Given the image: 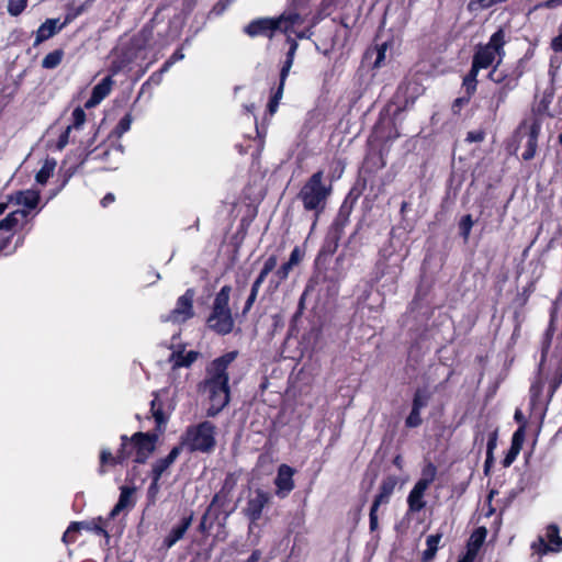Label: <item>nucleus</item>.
I'll return each mask as SVG.
<instances>
[{"label":"nucleus","instance_id":"f257e3e1","mask_svg":"<svg viewBox=\"0 0 562 562\" xmlns=\"http://www.w3.org/2000/svg\"><path fill=\"white\" fill-rule=\"evenodd\" d=\"M121 445L115 454L109 448L99 453L98 474L104 475L117 465L123 467L131 458L134 463L145 464L156 450L158 434L137 431L131 437L121 435Z\"/></svg>","mask_w":562,"mask_h":562},{"label":"nucleus","instance_id":"f03ea898","mask_svg":"<svg viewBox=\"0 0 562 562\" xmlns=\"http://www.w3.org/2000/svg\"><path fill=\"white\" fill-rule=\"evenodd\" d=\"M238 356L237 350L228 351L210 362L205 370V379L199 384V391L206 393L211 406L207 416L217 415L231 400L228 367Z\"/></svg>","mask_w":562,"mask_h":562},{"label":"nucleus","instance_id":"7ed1b4c3","mask_svg":"<svg viewBox=\"0 0 562 562\" xmlns=\"http://www.w3.org/2000/svg\"><path fill=\"white\" fill-rule=\"evenodd\" d=\"M308 13V0H288L286 9L279 16L254 19L243 32L251 38L262 36L271 40L277 32L288 34L293 26L302 25Z\"/></svg>","mask_w":562,"mask_h":562},{"label":"nucleus","instance_id":"20e7f679","mask_svg":"<svg viewBox=\"0 0 562 562\" xmlns=\"http://www.w3.org/2000/svg\"><path fill=\"white\" fill-rule=\"evenodd\" d=\"M331 193L333 184L325 182L323 170L312 173L301 187L296 198L301 201L304 211L313 214L312 228L316 226L321 215L325 212Z\"/></svg>","mask_w":562,"mask_h":562},{"label":"nucleus","instance_id":"39448f33","mask_svg":"<svg viewBox=\"0 0 562 562\" xmlns=\"http://www.w3.org/2000/svg\"><path fill=\"white\" fill-rule=\"evenodd\" d=\"M524 74L525 64L522 59L512 65H502V61L497 60L492 67L487 78L497 86L492 95L495 110L499 109L507 101L509 93L518 88Z\"/></svg>","mask_w":562,"mask_h":562},{"label":"nucleus","instance_id":"423d86ee","mask_svg":"<svg viewBox=\"0 0 562 562\" xmlns=\"http://www.w3.org/2000/svg\"><path fill=\"white\" fill-rule=\"evenodd\" d=\"M216 427L212 422L204 420L187 427L178 446L189 452L211 453L216 447Z\"/></svg>","mask_w":562,"mask_h":562},{"label":"nucleus","instance_id":"0eeeda50","mask_svg":"<svg viewBox=\"0 0 562 562\" xmlns=\"http://www.w3.org/2000/svg\"><path fill=\"white\" fill-rule=\"evenodd\" d=\"M364 188L366 180H363L361 186L357 183L349 190L344 201L341 202L334 221L329 226L330 229L344 234L346 226L349 224L350 215L359 198L362 195Z\"/></svg>","mask_w":562,"mask_h":562},{"label":"nucleus","instance_id":"6e6552de","mask_svg":"<svg viewBox=\"0 0 562 562\" xmlns=\"http://www.w3.org/2000/svg\"><path fill=\"white\" fill-rule=\"evenodd\" d=\"M397 479L394 475L384 477L380 484L379 493L374 496L370 513H369V528L373 532L379 527L378 509L381 505L390 503L391 496L394 493Z\"/></svg>","mask_w":562,"mask_h":562},{"label":"nucleus","instance_id":"1a4fd4ad","mask_svg":"<svg viewBox=\"0 0 562 562\" xmlns=\"http://www.w3.org/2000/svg\"><path fill=\"white\" fill-rule=\"evenodd\" d=\"M397 479L394 475L384 477L380 484L379 493L374 496L370 513H369V528L373 532L379 527L378 509L381 505L390 503L391 496L394 493Z\"/></svg>","mask_w":562,"mask_h":562},{"label":"nucleus","instance_id":"9d476101","mask_svg":"<svg viewBox=\"0 0 562 562\" xmlns=\"http://www.w3.org/2000/svg\"><path fill=\"white\" fill-rule=\"evenodd\" d=\"M99 127L93 125L92 136L82 143L83 161L100 160L108 162L113 150L123 153L121 145L101 143L95 145Z\"/></svg>","mask_w":562,"mask_h":562},{"label":"nucleus","instance_id":"9b49d317","mask_svg":"<svg viewBox=\"0 0 562 562\" xmlns=\"http://www.w3.org/2000/svg\"><path fill=\"white\" fill-rule=\"evenodd\" d=\"M531 549L541 557L550 552H561L562 537L560 536L559 526L554 522L549 524L546 527V536L538 537V540L531 543Z\"/></svg>","mask_w":562,"mask_h":562},{"label":"nucleus","instance_id":"f8f14e48","mask_svg":"<svg viewBox=\"0 0 562 562\" xmlns=\"http://www.w3.org/2000/svg\"><path fill=\"white\" fill-rule=\"evenodd\" d=\"M271 495L257 488L252 496L247 501L246 507L243 509L244 515L249 519L250 525H256L261 518L265 507L270 503Z\"/></svg>","mask_w":562,"mask_h":562},{"label":"nucleus","instance_id":"ddd939ff","mask_svg":"<svg viewBox=\"0 0 562 562\" xmlns=\"http://www.w3.org/2000/svg\"><path fill=\"white\" fill-rule=\"evenodd\" d=\"M194 290L187 289L184 294L178 297L176 307L170 311L168 319L173 323H184L188 319L192 318L194 315L193 311V299H194Z\"/></svg>","mask_w":562,"mask_h":562},{"label":"nucleus","instance_id":"4468645a","mask_svg":"<svg viewBox=\"0 0 562 562\" xmlns=\"http://www.w3.org/2000/svg\"><path fill=\"white\" fill-rule=\"evenodd\" d=\"M234 324L232 311H216L211 308V313L206 319L207 327L221 336L231 334L234 329Z\"/></svg>","mask_w":562,"mask_h":562},{"label":"nucleus","instance_id":"2eb2a0df","mask_svg":"<svg viewBox=\"0 0 562 562\" xmlns=\"http://www.w3.org/2000/svg\"><path fill=\"white\" fill-rule=\"evenodd\" d=\"M234 510L235 508L226 510L222 507H215L209 515H206L205 510L198 525V531L204 537H207L215 524L220 527H224Z\"/></svg>","mask_w":562,"mask_h":562},{"label":"nucleus","instance_id":"dca6fc26","mask_svg":"<svg viewBox=\"0 0 562 562\" xmlns=\"http://www.w3.org/2000/svg\"><path fill=\"white\" fill-rule=\"evenodd\" d=\"M142 54L136 50L130 43H125L115 55L114 59L111 61L109 67V72L111 76H115L126 69L131 64H133L136 59H138Z\"/></svg>","mask_w":562,"mask_h":562},{"label":"nucleus","instance_id":"f3484780","mask_svg":"<svg viewBox=\"0 0 562 562\" xmlns=\"http://www.w3.org/2000/svg\"><path fill=\"white\" fill-rule=\"evenodd\" d=\"M194 513L190 510L189 513L184 514L178 524H176L168 535L164 538L161 548L165 550L171 549L179 540H181L188 529L191 527L193 521Z\"/></svg>","mask_w":562,"mask_h":562},{"label":"nucleus","instance_id":"a211bd4d","mask_svg":"<svg viewBox=\"0 0 562 562\" xmlns=\"http://www.w3.org/2000/svg\"><path fill=\"white\" fill-rule=\"evenodd\" d=\"M342 235L344 234L328 228L327 234L315 259L316 266L326 265L328 258H330L337 251Z\"/></svg>","mask_w":562,"mask_h":562},{"label":"nucleus","instance_id":"6ab92c4d","mask_svg":"<svg viewBox=\"0 0 562 562\" xmlns=\"http://www.w3.org/2000/svg\"><path fill=\"white\" fill-rule=\"evenodd\" d=\"M295 470L288 464H281L278 468L274 485L277 486V495L279 497L288 496L295 487L293 475Z\"/></svg>","mask_w":562,"mask_h":562},{"label":"nucleus","instance_id":"aec40b11","mask_svg":"<svg viewBox=\"0 0 562 562\" xmlns=\"http://www.w3.org/2000/svg\"><path fill=\"white\" fill-rule=\"evenodd\" d=\"M553 357L558 358L559 360H558V363H557L553 374L549 379V387H548L546 405H548L550 403L554 393L562 384V335L558 338L555 349L553 352Z\"/></svg>","mask_w":562,"mask_h":562},{"label":"nucleus","instance_id":"412c9836","mask_svg":"<svg viewBox=\"0 0 562 562\" xmlns=\"http://www.w3.org/2000/svg\"><path fill=\"white\" fill-rule=\"evenodd\" d=\"M373 134L384 144L393 142L401 136L400 132L397 131L395 120L390 119L387 122H385L382 116V112L380 113V117L373 127Z\"/></svg>","mask_w":562,"mask_h":562},{"label":"nucleus","instance_id":"4be33fe9","mask_svg":"<svg viewBox=\"0 0 562 562\" xmlns=\"http://www.w3.org/2000/svg\"><path fill=\"white\" fill-rule=\"evenodd\" d=\"M525 441V426L520 425L512 437L510 448L502 460L504 468L510 467L517 459Z\"/></svg>","mask_w":562,"mask_h":562},{"label":"nucleus","instance_id":"5701e85b","mask_svg":"<svg viewBox=\"0 0 562 562\" xmlns=\"http://www.w3.org/2000/svg\"><path fill=\"white\" fill-rule=\"evenodd\" d=\"M136 492L135 486H127L122 485L120 487V496L117 503L114 505V507L111 509L109 514V519H113L116 517L121 512H123L126 508H132L135 505L134 494Z\"/></svg>","mask_w":562,"mask_h":562},{"label":"nucleus","instance_id":"b1692460","mask_svg":"<svg viewBox=\"0 0 562 562\" xmlns=\"http://www.w3.org/2000/svg\"><path fill=\"white\" fill-rule=\"evenodd\" d=\"M180 452H181V446H175L166 457L157 459L153 463L151 471H150V477L160 480L162 474L177 460Z\"/></svg>","mask_w":562,"mask_h":562},{"label":"nucleus","instance_id":"393cba45","mask_svg":"<svg viewBox=\"0 0 562 562\" xmlns=\"http://www.w3.org/2000/svg\"><path fill=\"white\" fill-rule=\"evenodd\" d=\"M541 132V123L538 120H533L529 125L528 139L526 148L521 155L525 161L533 159L538 148V138Z\"/></svg>","mask_w":562,"mask_h":562},{"label":"nucleus","instance_id":"a878e982","mask_svg":"<svg viewBox=\"0 0 562 562\" xmlns=\"http://www.w3.org/2000/svg\"><path fill=\"white\" fill-rule=\"evenodd\" d=\"M61 30L63 25H59V19H47L37 29L33 46H38L43 42L52 38Z\"/></svg>","mask_w":562,"mask_h":562},{"label":"nucleus","instance_id":"bb28decb","mask_svg":"<svg viewBox=\"0 0 562 562\" xmlns=\"http://www.w3.org/2000/svg\"><path fill=\"white\" fill-rule=\"evenodd\" d=\"M130 43L140 54L153 47L154 31L151 27L144 26L139 32L134 34L130 40Z\"/></svg>","mask_w":562,"mask_h":562},{"label":"nucleus","instance_id":"cd10ccee","mask_svg":"<svg viewBox=\"0 0 562 562\" xmlns=\"http://www.w3.org/2000/svg\"><path fill=\"white\" fill-rule=\"evenodd\" d=\"M497 57V53L493 52L485 45H479L472 57V64L475 68L486 69L493 65Z\"/></svg>","mask_w":562,"mask_h":562},{"label":"nucleus","instance_id":"c85d7f7f","mask_svg":"<svg viewBox=\"0 0 562 562\" xmlns=\"http://www.w3.org/2000/svg\"><path fill=\"white\" fill-rule=\"evenodd\" d=\"M426 491L427 487H423L422 484L419 485L415 483L414 487L411 490L407 496V505L409 512L418 513L426 506V502L424 501Z\"/></svg>","mask_w":562,"mask_h":562},{"label":"nucleus","instance_id":"c756f323","mask_svg":"<svg viewBox=\"0 0 562 562\" xmlns=\"http://www.w3.org/2000/svg\"><path fill=\"white\" fill-rule=\"evenodd\" d=\"M506 33L503 27H499L496 32H494L487 44H485L486 47L491 48L493 52L497 53V60L502 61L505 57V45H506Z\"/></svg>","mask_w":562,"mask_h":562},{"label":"nucleus","instance_id":"7c9ffc66","mask_svg":"<svg viewBox=\"0 0 562 562\" xmlns=\"http://www.w3.org/2000/svg\"><path fill=\"white\" fill-rule=\"evenodd\" d=\"M286 35V43L289 44V50L286 52L285 59L282 64L280 74H282V79H286L291 67L293 66L294 57L299 47V44L295 38L291 36V33Z\"/></svg>","mask_w":562,"mask_h":562},{"label":"nucleus","instance_id":"2f4dec72","mask_svg":"<svg viewBox=\"0 0 562 562\" xmlns=\"http://www.w3.org/2000/svg\"><path fill=\"white\" fill-rule=\"evenodd\" d=\"M150 413L156 423V429L153 432L158 434L159 436L165 431L168 418L165 415L162 404L156 398L150 402Z\"/></svg>","mask_w":562,"mask_h":562},{"label":"nucleus","instance_id":"473e14b6","mask_svg":"<svg viewBox=\"0 0 562 562\" xmlns=\"http://www.w3.org/2000/svg\"><path fill=\"white\" fill-rule=\"evenodd\" d=\"M40 199V192L35 190L16 192V203L25 206L29 211L37 206Z\"/></svg>","mask_w":562,"mask_h":562},{"label":"nucleus","instance_id":"72a5a7b5","mask_svg":"<svg viewBox=\"0 0 562 562\" xmlns=\"http://www.w3.org/2000/svg\"><path fill=\"white\" fill-rule=\"evenodd\" d=\"M199 352L190 350L187 353L183 351H176L171 353L170 359L173 360L175 368H189L198 359Z\"/></svg>","mask_w":562,"mask_h":562},{"label":"nucleus","instance_id":"f704fd0d","mask_svg":"<svg viewBox=\"0 0 562 562\" xmlns=\"http://www.w3.org/2000/svg\"><path fill=\"white\" fill-rule=\"evenodd\" d=\"M487 530L485 527H477L471 535L467 552H473V558L475 559L479 549L483 546L486 539Z\"/></svg>","mask_w":562,"mask_h":562},{"label":"nucleus","instance_id":"c9c22d12","mask_svg":"<svg viewBox=\"0 0 562 562\" xmlns=\"http://www.w3.org/2000/svg\"><path fill=\"white\" fill-rule=\"evenodd\" d=\"M232 286L226 284L221 288V290L216 293L212 310H224L232 311L229 307V299H231Z\"/></svg>","mask_w":562,"mask_h":562},{"label":"nucleus","instance_id":"e433bc0d","mask_svg":"<svg viewBox=\"0 0 562 562\" xmlns=\"http://www.w3.org/2000/svg\"><path fill=\"white\" fill-rule=\"evenodd\" d=\"M29 211L16 210L9 213L3 220L0 221V231L12 232L13 228L19 224L20 218H26Z\"/></svg>","mask_w":562,"mask_h":562},{"label":"nucleus","instance_id":"4c0bfd02","mask_svg":"<svg viewBox=\"0 0 562 562\" xmlns=\"http://www.w3.org/2000/svg\"><path fill=\"white\" fill-rule=\"evenodd\" d=\"M81 525V529H86L88 531H92L99 536H103L106 541L110 539V535L105 528V520L102 517L93 518L90 521H79Z\"/></svg>","mask_w":562,"mask_h":562},{"label":"nucleus","instance_id":"58836bf2","mask_svg":"<svg viewBox=\"0 0 562 562\" xmlns=\"http://www.w3.org/2000/svg\"><path fill=\"white\" fill-rule=\"evenodd\" d=\"M286 79H282V74L279 76V85L278 87L272 91V94L269 99V102L267 104V111L270 115H273L279 106L280 100L283 95L284 85Z\"/></svg>","mask_w":562,"mask_h":562},{"label":"nucleus","instance_id":"ea45409f","mask_svg":"<svg viewBox=\"0 0 562 562\" xmlns=\"http://www.w3.org/2000/svg\"><path fill=\"white\" fill-rule=\"evenodd\" d=\"M480 68H475L473 64H471V68L468 71V74L463 77L462 87L464 89V92L467 94H473L476 92L477 89V75Z\"/></svg>","mask_w":562,"mask_h":562},{"label":"nucleus","instance_id":"a19ab883","mask_svg":"<svg viewBox=\"0 0 562 562\" xmlns=\"http://www.w3.org/2000/svg\"><path fill=\"white\" fill-rule=\"evenodd\" d=\"M430 398L431 392L427 387H417L413 395L412 407L422 412L428 406Z\"/></svg>","mask_w":562,"mask_h":562},{"label":"nucleus","instance_id":"79ce46f5","mask_svg":"<svg viewBox=\"0 0 562 562\" xmlns=\"http://www.w3.org/2000/svg\"><path fill=\"white\" fill-rule=\"evenodd\" d=\"M544 389V381L541 378L535 380L530 385V403L532 406H538L541 404H546V401L542 398V392Z\"/></svg>","mask_w":562,"mask_h":562},{"label":"nucleus","instance_id":"37998d69","mask_svg":"<svg viewBox=\"0 0 562 562\" xmlns=\"http://www.w3.org/2000/svg\"><path fill=\"white\" fill-rule=\"evenodd\" d=\"M113 76H111V72L104 77L100 82H98L93 88H92V93L98 97L101 101L106 98L110 92H111V89H112V86L114 83L113 79H112Z\"/></svg>","mask_w":562,"mask_h":562},{"label":"nucleus","instance_id":"c03bdc74","mask_svg":"<svg viewBox=\"0 0 562 562\" xmlns=\"http://www.w3.org/2000/svg\"><path fill=\"white\" fill-rule=\"evenodd\" d=\"M65 52L61 48L48 53L42 60V67L44 69H55L61 64Z\"/></svg>","mask_w":562,"mask_h":562},{"label":"nucleus","instance_id":"a18cd8bd","mask_svg":"<svg viewBox=\"0 0 562 562\" xmlns=\"http://www.w3.org/2000/svg\"><path fill=\"white\" fill-rule=\"evenodd\" d=\"M437 476V467L432 462H428L422 469V477L416 484H422L423 487H429Z\"/></svg>","mask_w":562,"mask_h":562},{"label":"nucleus","instance_id":"49530a36","mask_svg":"<svg viewBox=\"0 0 562 562\" xmlns=\"http://www.w3.org/2000/svg\"><path fill=\"white\" fill-rule=\"evenodd\" d=\"M473 225L474 221L471 214H465L460 218L458 223L459 235L462 237L464 243H468Z\"/></svg>","mask_w":562,"mask_h":562},{"label":"nucleus","instance_id":"de8ad7c7","mask_svg":"<svg viewBox=\"0 0 562 562\" xmlns=\"http://www.w3.org/2000/svg\"><path fill=\"white\" fill-rule=\"evenodd\" d=\"M55 166L56 162L54 160H46L35 176L36 182L40 184H45L53 175Z\"/></svg>","mask_w":562,"mask_h":562},{"label":"nucleus","instance_id":"09e8293b","mask_svg":"<svg viewBox=\"0 0 562 562\" xmlns=\"http://www.w3.org/2000/svg\"><path fill=\"white\" fill-rule=\"evenodd\" d=\"M231 502V495H226L223 492L218 491L215 493L211 499V503L206 507V515H209L215 507H222L226 509V506Z\"/></svg>","mask_w":562,"mask_h":562},{"label":"nucleus","instance_id":"8fccbe9b","mask_svg":"<svg viewBox=\"0 0 562 562\" xmlns=\"http://www.w3.org/2000/svg\"><path fill=\"white\" fill-rule=\"evenodd\" d=\"M278 257L276 255L269 256L263 262V266L255 280H259L260 283H263L268 274L276 269Z\"/></svg>","mask_w":562,"mask_h":562},{"label":"nucleus","instance_id":"3c124183","mask_svg":"<svg viewBox=\"0 0 562 562\" xmlns=\"http://www.w3.org/2000/svg\"><path fill=\"white\" fill-rule=\"evenodd\" d=\"M293 265H291L290 262H284L282 263L276 271H274V276H273V279H271V283H274L276 286H278L279 284H281L282 282H284L288 278H289V274L291 272V270L293 269Z\"/></svg>","mask_w":562,"mask_h":562},{"label":"nucleus","instance_id":"603ef678","mask_svg":"<svg viewBox=\"0 0 562 562\" xmlns=\"http://www.w3.org/2000/svg\"><path fill=\"white\" fill-rule=\"evenodd\" d=\"M261 284L262 283H260L259 280H255L252 282L250 293H249V295L245 302L244 308H243V315H247L249 313V311L251 310V307L254 306Z\"/></svg>","mask_w":562,"mask_h":562},{"label":"nucleus","instance_id":"864d4df0","mask_svg":"<svg viewBox=\"0 0 562 562\" xmlns=\"http://www.w3.org/2000/svg\"><path fill=\"white\" fill-rule=\"evenodd\" d=\"M86 120L87 115L85 109L81 106H77L74 109L71 113V124H69L68 126L72 130H80L83 126Z\"/></svg>","mask_w":562,"mask_h":562},{"label":"nucleus","instance_id":"5fc2aeb1","mask_svg":"<svg viewBox=\"0 0 562 562\" xmlns=\"http://www.w3.org/2000/svg\"><path fill=\"white\" fill-rule=\"evenodd\" d=\"M81 525L79 521H72L66 529V531L63 535V541L66 544H70L76 542L77 540V533L81 530Z\"/></svg>","mask_w":562,"mask_h":562},{"label":"nucleus","instance_id":"6e6d98bb","mask_svg":"<svg viewBox=\"0 0 562 562\" xmlns=\"http://www.w3.org/2000/svg\"><path fill=\"white\" fill-rule=\"evenodd\" d=\"M553 334H554V328L550 325L543 335V339H542V344H541V362H543L546 360V358L550 351Z\"/></svg>","mask_w":562,"mask_h":562},{"label":"nucleus","instance_id":"4d7b16f0","mask_svg":"<svg viewBox=\"0 0 562 562\" xmlns=\"http://www.w3.org/2000/svg\"><path fill=\"white\" fill-rule=\"evenodd\" d=\"M133 117L131 113H126L117 123V125L113 130V134L116 137H121L124 133H126L131 128Z\"/></svg>","mask_w":562,"mask_h":562},{"label":"nucleus","instance_id":"13d9d810","mask_svg":"<svg viewBox=\"0 0 562 562\" xmlns=\"http://www.w3.org/2000/svg\"><path fill=\"white\" fill-rule=\"evenodd\" d=\"M422 412L417 411V408H411L409 414L405 418V427L406 428H417L423 424Z\"/></svg>","mask_w":562,"mask_h":562},{"label":"nucleus","instance_id":"bf43d9fd","mask_svg":"<svg viewBox=\"0 0 562 562\" xmlns=\"http://www.w3.org/2000/svg\"><path fill=\"white\" fill-rule=\"evenodd\" d=\"M27 0H9L8 12L12 16L20 15L26 8Z\"/></svg>","mask_w":562,"mask_h":562},{"label":"nucleus","instance_id":"052dcab7","mask_svg":"<svg viewBox=\"0 0 562 562\" xmlns=\"http://www.w3.org/2000/svg\"><path fill=\"white\" fill-rule=\"evenodd\" d=\"M473 94H467V92H464V95L454 99L451 105L452 113L459 115L461 110L470 103Z\"/></svg>","mask_w":562,"mask_h":562},{"label":"nucleus","instance_id":"680f3d73","mask_svg":"<svg viewBox=\"0 0 562 562\" xmlns=\"http://www.w3.org/2000/svg\"><path fill=\"white\" fill-rule=\"evenodd\" d=\"M151 479V482L147 488V502H148V505H154L156 503V499H157V495L159 493V488H160V485H159V479H155V477H150Z\"/></svg>","mask_w":562,"mask_h":562},{"label":"nucleus","instance_id":"e2e57ef3","mask_svg":"<svg viewBox=\"0 0 562 562\" xmlns=\"http://www.w3.org/2000/svg\"><path fill=\"white\" fill-rule=\"evenodd\" d=\"M386 49H387L386 43H383L381 45H375L373 48L368 49V52L376 53V57L373 63V67L379 68L383 64V61L385 59Z\"/></svg>","mask_w":562,"mask_h":562},{"label":"nucleus","instance_id":"0e129e2a","mask_svg":"<svg viewBox=\"0 0 562 562\" xmlns=\"http://www.w3.org/2000/svg\"><path fill=\"white\" fill-rule=\"evenodd\" d=\"M184 58L181 48L176 49L172 55L162 64L160 72L167 71L173 64Z\"/></svg>","mask_w":562,"mask_h":562},{"label":"nucleus","instance_id":"69168bd1","mask_svg":"<svg viewBox=\"0 0 562 562\" xmlns=\"http://www.w3.org/2000/svg\"><path fill=\"white\" fill-rule=\"evenodd\" d=\"M236 483H237V480H236L235 475L233 473H228L226 475L220 491L226 495H232V492L234 491Z\"/></svg>","mask_w":562,"mask_h":562},{"label":"nucleus","instance_id":"338daca9","mask_svg":"<svg viewBox=\"0 0 562 562\" xmlns=\"http://www.w3.org/2000/svg\"><path fill=\"white\" fill-rule=\"evenodd\" d=\"M484 130L470 131L467 134L465 142L468 143H481L485 139Z\"/></svg>","mask_w":562,"mask_h":562},{"label":"nucleus","instance_id":"774afa93","mask_svg":"<svg viewBox=\"0 0 562 562\" xmlns=\"http://www.w3.org/2000/svg\"><path fill=\"white\" fill-rule=\"evenodd\" d=\"M303 258H304V251L301 250V248L299 246H295L290 254V258H289L288 262H290L293 266H297L303 260Z\"/></svg>","mask_w":562,"mask_h":562}]
</instances>
